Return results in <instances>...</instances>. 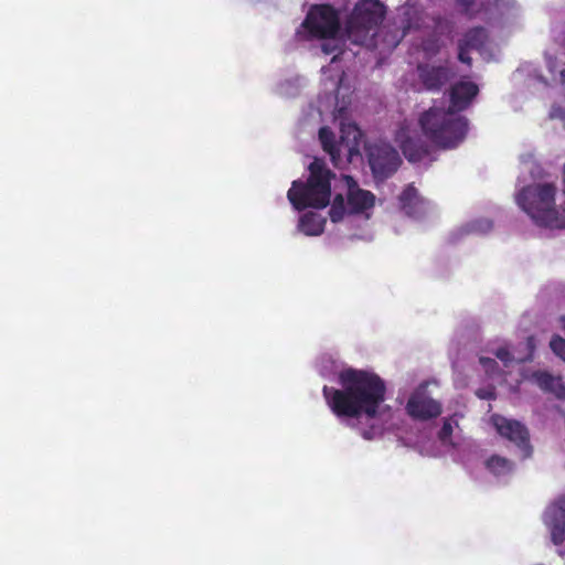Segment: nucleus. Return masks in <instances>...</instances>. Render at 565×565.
I'll use <instances>...</instances> for the list:
<instances>
[{"instance_id": "nucleus-27", "label": "nucleus", "mask_w": 565, "mask_h": 565, "mask_svg": "<svg viewBox=\"0 0 565 565\" xmlns=\"http://www.w3.org/2000/svg\"><path fill=\"white\" fill-rule=\"evenodd\" d=\"M476 395L480 399H484V401L495 399V397H497L495 388L493 386L478 388L476 391Z\"/></svg>"}, {"instance_id": "nucleus-28", "label": "nucleus", "mask_w": 565, "mask_h": 565, "mask_svg": "<svg viewBox=\"0 0 565 565\" xmlns=\"http://www.w3.org/2000/svg\"><path fill=\"white\" fill-rule=\"evenodd\" d=\"M495 356L505 365H509L513 361V356L507 348H499L495 351Z\"/></svg>"}, {"instance_id": "nucleus-22", "label": "nucleus", "mask_w": 565, "mask_h": 565, "mask_svg": "<svg viewBox=\"0 0 565 565\" xmlns=\"http://www.w3.org/2000/svg\"><path fill=\"white\" fill-rule=\"evenodd\" d=\"M551 31L555 35H565V10H553L550 12Z\"/></svg>"}, {"instance_id": "nucleus-37", "label": "nucleus", "mask_w": 565, "mask_h": 565, "mask_svg": "<svg viewBox=\"0 0 565 565\" xmlns=\"http://www.w3.org/2000/svg\"><path fill=\"white\" fill-rule=\"evenodd\" d=\"M363 436H364V438H366V439H369V438H370V437H369V435H367V431H364V433H363Z\"/></svg>"}, {"instance_id": "nucleus-13", "label": "nucleus", "mask_w": 565, "mask_h": 565, "mask_svg": "<svg viewBox=\"0 0 565 565\" xmlns=\"http://www.w3.org/2000/svg\"><path fill=\"white\" fill-rule=\"evenodd\" d=\"M345 180L349 214H363L372 210L375 205V195L369 190L361 189L352 177L347 175Z\"/></svg>"}, {"instance_id": "nucleus-15", "label": "nucleus", "mask_w": 565, "mask_h": 565, "mask_svg": "<svg viewBox=\"0 0 565 565\" xmlns=\"http://www.w3.org/2000/svg\"><path fill=\"white\" fill-rule=\"evenodd\" d=\"M543 393L553 395L556 399L565 401V383L561 375H554L546 370H536L529 376Z\"/></svg>"}, {"instance_id": "nucleus-14", "label": "nucleus", "mask_w": 565, "mask_h": 565, "mask_svg": "<svg viewBox=\"0 0 565 565\" xmlns=\"http://www.w3.org/2000/svg\"><path fill=\"white\" fill-rule=\"evenodd\" d=\"M479 94V87L470 81H459L451 85L449 89V107L448 109L459 114L466 110L472 100Z\"/></svg>"}, {"instance_id": "nucleus-1", "label": "nucleus", "mask_w": 565, "mask_h": 565, "mask_svg": "<svg viewBox=\"0 0 565 565\" xmlns=\"http://www.w3.org/2000/svg\"><path fill=\"white\" fill-rule=\"evenodd\" d=\"M341 388L324 385L323 397L338 417L358 418L365 415L375 418L385 401L386 385L374 372L345 369L338 376Z\"/></svg>"}, {"instance_id": "nucleus-4", "label": "nucleus", "mask_w": 565, "mask_h": 565, "mask_svg": "<svg viewBox=\"0 0 565 565\" xmlns=\"http://www.w3.org/2000/svg\"><path fill=\"white\" fill-rule=\"evenodd\" d=\"M309 177L306 182L295 180L287 192V198L295 210L307 207L324 209L330 204L331 181L335 178L323 161L315 158L308 167Z\"/></svg>"}, {"instance_id": "nucleus-2", "label": "nucleus", "mask_w": 565, "mask_h": 565, "mask_svg": "<svg viewBox=\"0 0 565 565\" xmlns=\"http://www.w3.org/2000/svg\"><path fill=\"white\" fill-rule=\"evenodd\" d=\"M556 192L554 183H533L523 186L515 201L537 226L565 228V205L556 207Z\"/></svg>"}, {"instance_id": "nucleus-19", "label": "nucleus", "mask_w": 565, "mask_h": 565, "mask_svg": "<svg viewBox=\"0 0 565 565\" xmlns=\"http://www.w3.org/2000/svg\"><path fill=\"white\" fill-rule=\"evenodd\" d=\"M324 225L326 218L320 214L307 212L300 216L298 230L308 236H317L323 232Z\"/></svg>"}, {"instance_id": "nucleus-32", "label": "nucleus", "mask_w": 565, "mask_h": 565, "mask_svg": "<svg viewBox=\"0 0 565 565\" xmlns=\"http://www.w3.org/2000/svg\"><path fill=\"white\" fill-rule=\"evenodd\" d=\"M526 347L530 350V356L532 355L534 348H535V340L534 337L530 335L526 339Z\"/></svg>"}, {"instance_id": "nucleus-33", "label": "nucleus", "mask_w": 565, "mask_h": 565, "mask_svg": "<svg viewBox=\"0 0 565 565\" xmlns=\"http://www.w3.org/2000/svg\"><path fill=\"white\" fill-rule=\"evenodd\" d=\"M412 29H413V24L411 22H408L407 25L403 26L402 35H406Z\"/></svg>"}, {"instance_id": "nucleus-38", "label": "nucleus", "mask_w": 565, "mask_h": 565, "mask_svg": "<svg viewBox=\"0 0 565 565\" xmlns=\"http://www.w3.org/2000/svg\"><path fill=\"white\" fill-rule=\"evenodd\" d=\"M399 44V40H397L395 43H394V46H397Z\"/></svg>"}, {"instance_id": "nucleus-29", "label": "nucleus", "mask_w": 565, "mask_h": 565, "mask_svg": "<svg viewBox=\"0 0 565 565\" xmlns=\"http://www.w3.org/2000/svg\"><path fill=\"white\" fill-rule=\"evenodd\" d=\"M552 119H561L565 125V109L559 105H553L550 111Z\"/></svg>"}, {"instance_id": "nucleus-16", "label": "nucleus", "mask_w": 565, "mask_h": 565, "mask_svg": "<svg viewBox=\"0 0 565 565\" xmlns=\"http://www.w3.org/2000/svg\"><path fill=\"white\" fill-rule=\"evenodd\" d=\"M401 209L406 215L419 217L425 213L426 201L422 198L414 186L408 184L398 196Z\"/></svg>"}, {"instance_id": "nucleus-25", "label": "nucleus", "mask_w": 565, "mask_h": 565, "mask_svg": "<svg viewBox=\"0 0 565 565\" xmlns=\"http://www.w3.org/2000/svg\"><path fill=\"white\" fill-rule=\"evenodd\" d=\"M452 425L449 419H445L440 430L438 431V439L444 444H452L451 435H452Z\"/></svg>"}, {"instance_id": "nucleus-24", "label": "nucleus", "mask_w": 565, "mask_h": 565, "mask_svg": "<svg viewBox=\"0 0 565 565\" xmlns=\"http://www.w3.org/2000/svg\"><path fill=\"white\" fill-rule=\"evenodd\" d=\"M468 40L467 41H460L459 42V53H458V58L460 62L467 64V65H471V57L469 55V50H468V46L475 42V40H477L478 38H467Z\"/></svg>"}, {"instance_id": "nucleus-20", "label": "nucleus", "mask_w": 565, "mask_h": 565, "mask_svg": "<svg viewBox=\"0 0 565 565\" xmlns=\"http://www.w3.org/2000/svg\"><path fill=\"white\" fill-rule=\"evenodd\" d=\"M486 468L494 476H505L513 470V462L504 457L493 455L486 461Z\"/></svg>"}, {"instance_id": "nucleus-7", "label": "nucleus", "mask_w": 565, "mask_h": 565, "mask_svg": "<svg viewBox=\"0 0 565 565\" xmlns=\"http://www.w3.org/2000/svg\"><path fill=\"white\" fill-rule=\"evenodd\" d=\"M295 35H347L341 11L327 3L311 4Z\"/></svg>"}, {"instance_id": "nucleus-10", "label": "nucleus", "mask_w": 565, "mask_h": 565, "mask_svg": "<svg viewBox=\"0 0 565 565\" xmlns=\"http://www.w3.org/2000/svg\"><path fill=\"white\" fill-rule=\"evenodd\" d=\"M492 423L502 437L515 444L523 451L525 458L531 456L532 447L530 445V434L523 424L501 415H493Z\"/></svg>"}, {"instance_id": "nucleus-31", "label": "nucleus", "mask_w": 565, "mask_h": 565, "mask_svg": "<svg viewBox=\"0 0 565 565\" xmlns=\"http://www.w3.org/2000/svg\"><path fill=\"white\" fill-rule=\"evenodd\" d=\"M439 38H427L426 41L423 42V46L425 51L434 50L438 46Z\"/></svg>"}, {"instance_id": "nucleus-35", "label": "nucleus", "mask_w": 565, "mask_h": 565, "mask_svg": "<svg viewBox=\"0 0 565 565\" xmlns=\"http://www.w3.org/2000/svg\"><path fill=\"white\" fill-rule=\"evenodd\" d=\"M561 83L565 86V68L561 71Z\"/></svg>"}, {"instance_id": "nucleus-30", "label": "nucleus", "mask_w": 565, "mask_h": 565, "mask_svg": "<svg viewBox=\"0 0 565 565\" xmlns=\"http://www.w3.org/2000/svg\"><path fill=\"white\" fill-rule=\"evenodd\" d=\"M480 364L486 369L487 372L492 371L495 366H498V363L494 359L481 356L479 359Z\"/></svg>"}, {"instance_id": "nucleus-12", "label": "nucleus", "mask_w": 565, "mask_h": 565, "mask_svg": "<svg viewBox=\"0 0 565 565\" xmlns=\"http://www.w3.org/2000/svg\"><path fill=\"white\" fill-rule=\"evenodd\" d=\"M419 83L426 90L439 92L455 76L452 70L446 65L419 63L417 65Z\"/></svg>"}, {"instance_id": "nucleus-9", "label": "nucleus", "mask_w": 565, "mask_h": 565, "mask_svg": "<svg viewBox=\"0 0 565 565\" xmlns=\"http://www.w3.org/2000/svg\"><path fill=\"white\" fill-rule=\"evenodd\" d=\"M405 408L413 419L422 422L436 418L443 412L441 403L428 394L427 384H420L411 394Z\"/></svg>"}, {"instance_id": "nucleus-23", "label": "nucleus", "mask_w": 565, "mask_h": 565, "mask_svg": "<svg viewBox=\"0 0 565 565\" xmlns=\"http://www.w3.org/2000/svg\"><path fill=\"white\" fill-rule=\"evenodd\" d=\"M552 352L565 362V339L554 334L550 341Z\"/></svg>"}, {"instance_id": "nucleus-36", "label": "nucleus", "mask_w": 565, "mask_h": 565, "mask_svg": "<svg viewBox=\"0 0 565 565\" xmlns=\"http://www.w3.org/2000/svg\"><path fill=\"white\" fill-rule=\"evenodd\" d=\"M559 322H561L562 329L565 331V316H562L559 318Z\"/></svg>"}, {"instance_id": "nucleus-3", "label": "nucleus", "mask_w": 565, "mask_h": 565, "mask_svg": "<svg viewBox=\"0 0 565 565\" xmlns=\"http://www.w3.org/2000/svg\"><path fill=\"white\" fill-rule=\"evenodd\" d=\"M423 135L437 148H457L467 137L469 121L450 109L433 106L418 119Z\"/></svg>"}, {"instance_id": "nucleus-11", "label": "nucleus", "mask_w": 565, "mask_h": 565, "mask_svg": "<svg viewBox=\"0 0 565 565\" xmlns=\"http://www.w3.org/2000/svg\"><path fill=\"white\" fill-rule=\"evenodd\" d=\"M543 522L554 545L565 542V495L556 498L544 511Z\"/></svg>"}, {"instance_id": "nucleus-17", "label": "nucleus", "mask_w": 565, "mask_h": 565, "mask_svg": "<svg viewBox=\"0 0 565 565\" xmlns=\"http://www.w3.org/2000/svg\"><path fill=\"white\" fill-rule=\"evenodd\" d=\"M401 150L409 162H420L429 156V147L418 137L407 136L399 143Z\"/></svg>"}, {"instance_id": "nucleus-18", "label": "nucleus", "mask_w": 565, "mask_h": 565, "mask_svg": "<svg viewBox=\"0 0 565 565\" xmlns=\"http://www.w3.org/2000/svg\"><path fill=\"white\" fill-rule=\"evenodd\" d=\"M323 40L321 43V50L324 54H332L338 52L332 57V62H334L339 54L343 53L342 46L345 45V40H351V43L356 45H369L374 44V40L376 38H320Z\"/></svg>"}, {"instance_id": "nucleus-8", "label": "nucleus", "mask_w": 565, "mask_h": 565, "mask_svg": "<svg viewBox=\"0 0 565 565\" xmlns=\"http://www.w3.org/2000/svg\"><path fill=\"white\" fill-rule=\"evenodd\" d=\"M366 157L375 180L391 178L399 168L402 159L397 150L387 142H374L366 147Z\"/></svg>"}, {"instance_id": "nucleus-5", "label": "nucleus", "mask_w": 565, "mask_h": 565, "mask_svg": "<svg viewBox=\"0 0 565 565\" xmlns=\"http://www.w3.org/2000/svg\"><path fill=\"white\" fill-rule=\"evenodd\" d=\"M363 139L361 129L355 124H342L340 139L328 126L319 129V140L322 149L330 156L334 167H340L342 156L351 162L354 157L361 156L360 147Z\"/></svg>"}, {"instance_id": "nucleus-21", "label": "nucleus", "mask_w": 565, "mask_h": 565, "mask_svg": "<svg viewBox=\"0 0 565 565\" xmlns=\"http://www.w3.org/2000/svg\"><path fill=\"white\" fill-rule=\"evenodd\" d=\"M347 213V205L342 194H337L333 198L331 207L329 210L330 220L333 223H338L343 220Z\"/></svg>"}, {"instance_id": "nucleus-26", "label": "nucleus", "mask_w": 565, "mask_h": 565, "mask_svg": "<svg viewBox=\"0 0 565 565\" xmlns=\"http://www.w3.org/2000/svg\"><path fill=\"white\" fill-rule=\"evenodd\" d=\"M458 8L466 14H473L478 10L477 0H456Z\"/></svg>"}, {"instance_id": "nucleus-6", "label": "nucleus", "mask_w": 565, "mask_h": 565, "mask_svg": "<svg viewBox=\"0 0 565 565\" xmlns=\"http://www.w3.org/2000/svg\"><path fill=\"white\" fill-rule=\"evenodd\" d=\"M386 15V7L380 0H359L344 19L347 35H379Z\"/></svg>"}, {"instance_id": "nucleus-34", "label": "nucleus", "mask_w": 565, "mask_h": 565, "mask_svg": "<svg viewBox=\"0 0 565 565\" xmlns=\"http://www.w3.org/2000/svg\"><path fill=\"white\" fill-rule=\"evenodd\" d=\"M480 223H484L487 230H490L493 226L492 222L489 220L481 221Z\"/></svg>"}]
</instances>
